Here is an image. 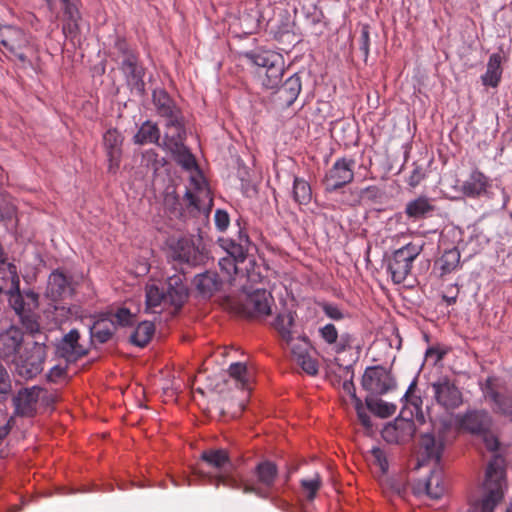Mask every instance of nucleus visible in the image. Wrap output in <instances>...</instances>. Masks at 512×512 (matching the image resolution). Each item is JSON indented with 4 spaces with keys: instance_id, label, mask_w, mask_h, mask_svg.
<instances>
[{
    "instance_id": "9d476101",
    "label": "nucleus",
    "mask_w": 512,
    "mask_h": 512,
    "mask_svg": "<svg viewBox=\"0 0 512 512\" xmlns=\"http://www.w3.org/2000/svg\"><path fill=\"white\" fill-rule=\"evenodd\" d=\"M256 481H250L243 486L246 494H255L260 498H268L278 475V468L275 463L269 460L259 462L253 471Z\"/></svg>"
},
{
    "instance_id": "49530a36",
    "label": "nucleus",
    "mask_w": 512,
    "mask_h": 512,
    "mask_svg": "<svg viewBox=\"0 0 512 512\" xmlns=\"http://www.w3.org/2000/svg\"><path fill=\"white\" fill-rule=\"evenodd\" d=\"M105 316L112 318L116 324V328L118 326L126 327L133 325L135 315L131 313L128 308L121 307L118 308L115 313L108 312L105 313Z\"/></svg>"
},
{
    "instance_id": "423d86ee",
    "label": "nucleus",
    "mask_w": 512,
    "mask_h": 512,
    "mask_svg": "<svg viewBox=\"0 0 512 512\" xmlns=\"http://www.w3.org/2000/svg\"><path fill=\"white\" fill-rule=\"evenodd\" d=\"M424 241H413L393 251L384 259V265L395 284L403 283L410 275L413 263L424 248Z\"/></svg>"
},
{
    "instance_id": "f257e3e1",
    "label": "nucleus",
    "mask_w": 512,
    "mask_h": 512,
    "mask_svg": "<svg viewBox=\"0 0 512 512\" xmlns=\"http://www.w3.org/2000/svg\"><path fill=\"white\" fill-rule=\"evenodd\" d=\"M10 287L5 291L11 309L19 322L30 334L40 331L39 294L32 289H20V277L16 265L9 266Z\"/></svg>"
},
{
    "instance_id": "ddd939ff",
    "label": "nucleus",
    "mask_w": 512,
    "mask_h": 512,
    "mask_svg": "<svg viewBox=\"0 0 512 512\" xmlns=\"http://www.w3.org/2000/svg\"><path fill=\"white\" fill-rule=\"evenodd\" d=\"M272 295L265 289H256L238 304V313L246 318H262L271 314Z\"/></svg>"
},
{
    "instance_id": "f3484780",
    "label": "nucleus",
    "mask_w": 512,
    "mask_h": 512,
    "mask_svg": "<svg viewBox=\"0 0 512 512\" xmlns=\"http://www.w3.org/2000/svg\"><path fill=\"white\" fill-rule=\"evenodd\" d=\"M120 70L124 74L131 92L138 96H143L145 94V68L140 64L138 57L122 59Z\"/></svg>"
},
{
    "instance_id": "473e14b6",
    "label": "nucleus",
    "mask_w": 512,
    "mask_h": 512,
    "mask_svg": "<svg viewBox=\"0 0 512 512\" xmlns=\"http://www.w3.org/2000/svg\"><path fill=\"white\" fill-rule=\"evenodd\" d=\"M209 467L217 470V473L233 467V463L225 449H210L202 452L200 456Z\"/></svg>"
},
{
    "instance_id": "e433bc0d",
    "label": "nucleus",
    "mask_w": 512,
    "mask_h": 512,
    "mask_svg": "<svg viewBox=\"0 0 512 512\" xmlns=\"http://www.w3.org/2000/svg\"><path fill=\"white\" fill-rule=\"evenodd\" d=\"M155 333V325L150 321H143L137 325L130 335V342L137 348H144Z\"/></svg>"
},
{
    "instance_id": "2eb2a0df",
    "label": "nucleus",
    "mask_w": 512,
    "mask_h": 512,
    "mask_svg": "<svg viewBox=\"0 0 512 512\" xmlns=\"http://www.w3.org/2000/svg\"><path fill=\"white\" fill-rule=\"evenodd\" d=\"M431 388L436 403L446 410L456 409L463 402L462 392L454 381L447 377L433 382Z\"/></svg>"
},
{
    "instance_id": "4be33fe9",
    "label": "nucleus",
    "mask_w": 512,
    "mask_h": 512,
    "mask_svg": "<svg viewBox=\"0 0 512 512\" xmlns=\"http://www.w3.org/2000/svg\"><path fill=\"white\" fill-rule=\"evenodd\" d=\"M91 344L97 348L98 344L111 341L116 333V324L112 318L100 315L89 328Z\"/></svg>"
},
{
    "instance_id": "f03ea898",
    "label": "nucleus",
    "mask_w": 512,
    "mask_h": 512,
    "mask_svg": "<svg viewBox=\"0 0 512 512\" xmlns=\"http://www.w3.org/2000/svg\"><path fill=\"white\" fill-rule=\"evenodd\" d=\"M190 184L191 188H187L184 193L185 208H183L176 192L171 191L165 194L164 206L166 210L174 217H183L185 211L193 217L200 214L208 217L213 206V198L207 182L201 175H198L190 177Z\"/></svg>"
},
{
    "instance_id": "1a4fd4ad",
    "label": "nucleus",
    "mask_w": 512,
    "mask_h": 512,
    "mask_svg": "<svg viewBox=\"0 0 512 512\" xmlns=\"http://www.w3.org/2000/svg\"><path fill=\"white\" fill-rule=\"evenodd\" d=\"M0 45L21 63H27L28 54L33 52L29 36L20 28L0 25Z\"/></svg>"
},
{
    "instance_id": "a211bd4d",
    "label": "nucleus",
    "mask_w": 512,
    "mask_h": 512,
    "mask_svg": "<svg viewBox=\"0 0 512 512\" xmlns=\"http://www.w3.org/2000/svg\"><path fill=\"white\" fill-rule=\"evenodd\" d=\"M413 491L416 495L426 494L431 499H440L445 494L446 484L439 464L435 465L427 478L414 484Z\"/></svg>"
},
{
    "instance_id": "09e8293b",
    "label": "nucleus",
    "mask_w": 512,
    "mask_h": 512,
    "mask_svg": "<svg viewBox=\"0 0 512 512\" xmlns=\"http://www.w3.org/2000/svg\"><path fill=\"white\" fill-rule=\"evenodd\" d=\"M318 306L322 309L323 313L332 320L340 321L345 318V313L337 304L323 301L319 302Z\"/></svg>"
},
{
    "instance_id": "4468645a",
    "label": "nucleus",
    "mask_w": 512,
    "mask_h": 512,
    "mask_svg": "<svg viewBox=\"0 0 512 512\" xmlns=\"http://www.w3.org/2000/svg\"><path fill=\"white\" fill-rule=\"evenodd\" d=\"M354 165V159L345 157L337 159L323 179L325 190L334 192L351 183L354 179Z\"/></svg>"
},
{
    "instance_id": "9b49d317",
    "label": "nucleus",
    "mask_w": 512,
    "mask_h": 512,
    "mask_svg": "<svg viewBox=\"0 0 512 512\" xmlns=\"http://www.w3.org/2000/svg\"><path fill=\"white\" fill-rule=\"evenodd\" d=\"M485 399L493 412L512 418V393L494 377H488L482 387Z\"/></svg>"
},
{
    "instance_id": "680f3d73",
    "label": "nucleus",
    "mask_w": 512,
    "mask_h": 512,
    "mask_svg": "<svg viewBox=\"0 0 512 512\" xmlns=\"http://www.w3.org/2000/svg\"><path fill=\"white\" fill-rule=\"evenodd\" d=\"M78 31V24H77V20H68L64 25H63V32L65 34L66 37H73L75 36V34L77 33Z\"/></svg>"
},
{
    "instance_id": "de8ad7c7",
    "label": "nucleus",
    "mask_w": 512,
    "mask_h": 512,
    "mask_svg": "<svg viewBox=\"0 0 512 512\" xmlns=\"http://www.w3.org/2000/svg\"><path fill=\"white\" fill-rule=\"evenodd\" d=\"M17 208L6 197L0 198V222L6 225L16 219Z\"/></svg>"
},
{
    "instance_id": "774afa93",
    "label": "nucleus",
    "mask_w": 512,
    "mask_h": 512,
    "mask_svg": "<svg viewBox=\"0 0 512 512\" xmlns=\"http://www.w3.org/2000/svg\"><path fill=\"white\" fill-rule=\"evenodd\" d=\"M66 2L65 14L68 16V20H77L78 19V11L77 9L69 4V0H63Z\"/></svg>"
},
{
    "instance_id": "13d9d810",
    "label": "nucleus",
    "mask_w": 512,
    "mask_h": 512,
    "mask_svg": "<svg viewBox=\"0 0 512 512\" xmlns=\"http://www.w3.org/2000/svg\"><path fill=\"white\" fill-rule=\"evenodd\" d=\"M114 49H116V51L122 56L123 59L138 57L134 50L124 39H117L114 44Z\"/></svg>"
},
{
    "instance_id": "f704fd0d",
    "label": "nucleus",
    "mask_w": 512,
    "mask_h": 512,
    "mask_svg": "<svg viewBox=\"0 0 512 512\" xmlns=\"http://www.w3.org/2000/svg\"><path fill=\"white\" fill-rule=\"evenodd\" d=\"M246 483H250V480H241L234 474V466L229 467L225 471L217 473L213 477V484L216 488H219L221 485L234 490H242L243 486Z\"/></svg>"
},
{
    "instance_id": "0eeeda50",
    "label": "nucleus",
    "mask_w": 512,
    "mask_h": 512,
    "mask_svg": "<svg viewBox=\"0 0 512 512\" xmlns=\"http://www.w3.org/2000/svg\"><path fill=\"white\" fill-rule=\"evenodd\" d=\"M219 244L227 252L226 257L219 260V267L222 272L230 278L237 272V263L246 259L251 245L247 233L239 227L236 238H219Z\"/></svg>"
},
{
    "instance_id": "aec40b11",
    "label": "nucleus",
    "mask_w": 512,
    "mask_h": 512,
    "mask_svg": "<svg viewBox=\"0 0 512 512\" xmlns=\"http://www.w3.org/2000/svg\"><path fill=\"white\" fill-rule=\"evenodd\" d=\"M184 275L174 274L169 276L166 281V287L163 288L166 296V304H169L178 311L189 296V290L184 283Z\"/></svg>"
},
{
    "instance_id": "58836bf2",
    "label": "nucleus",
    "mask_w": 512,
    "mask_h": 512,
    "mask_svg": "<svg viewBox=\"0 0 512 512\" xmlns=\"http://www.w3.org/2000/svg\"><path fill=\"white\" fill-rule=\"evenodd\" d=\"M295 313L292 311H285L279 313L273 322L274 328L279 332L282 339L290 344L293 341L292 327L295 321Z\"/></svg>"
},
{
    "instance_id": "6ab92c4d",
    "label": "nucleus",
    "mask_w": 512,
    "mask_h": 512,
    "mask_svg": "<svg viewBox=\"0 0 512 512\" xmlns=\"http://www.w3.org/2000/svg\"><path fill=\"white\" fill-rule=\"evenodd\" d=\"M103 143L108 160V172L116 174L122 157L123 136L117 129H109L103 135Z\"/></svg>"
},
{
    "instance_id": "338daca9",
    "label": "nucleus",
    "mask_w": 512,
    "mask_h": 512,
    "mask_svg": "<svg viewBox=\"0 0 512 512\" xmlns=\"http://www.w3.org/2000/svg\"><path fill=\"white\" fill-rule=\"evenodd\" d=\"M484 441H485L486 448L488 450L493 451V452L498 450L499 442H498L497 438H495L494 436H492V435L485 436Z\"/></svg>"
},
{
    "instance_id": "cd10ccee",
    "label": "nucleus",
    "mask_w": 512,
    "mask_h": 512,
    "mask_svg": "<svg viewBox=\"0 0 512 512\" xmlns=\"http://www.w3.org/2000/svg\"><path fill=\"white\" fill-rule=\"evenodd\" d=\"M433 199L421 195L407 202L405 214L409 219L420 220L433 216L436 206Z\"/></svg>"
},
{
    "instance_id": "7c9ffc66",
    "label": "nucleus",
    "mask_w": 512,
    "mask_h": 512,
    "mask_svg": "<svg viewBox=\"0 0 512 512\" xmlns=\"http://www.w3.org/2000/svg\"><path fill=\"white\" fill-rule=\"evenodd\" d=\"M460 251L457 247L445 250L443 254L436 260L434 269L439 271V276L443 277L451 274L460 267Z\"/></svg>"
},
{
    "instance_id": "79ce46f5",
    "label": "nucleus",
    "mask_w": 512,
    "mask_h": 512,
    "mask_svg": "<svg viewBox=\"0 0 512 512\" xmlns=\"http://www.w3.org/2000/svg\"><path fill=\"white\" fill-rule=\"evenodd\" d=\"M291 361L299 365L308 375L315 376L318 373V360L311 354H291Z\"/></svg>"
},
{
    "instance_id": "c03bdc74",
    "label": "nucleus",
    "mask_w": 512,
    "mask_h": 512,
    "mask_svg": "<svg viewBox=\"0 0 512 512\" xmlns=\"http://www.w3.org/2000/svg\"><path fill=\"white\" fill-rule=\"evenodd\" d=\"M61 355L65 356L66 367H62L59 364L54 365L50 369V371H49V373L47 375V378H48L49 381L55 382L58 379H60L62 376H64L65 371L67 372V369L69 368L68 366H69V364L71 362L78 361L79 359H81L86 354H61Z\"/></svg>"
},
{
    "instance_id": "69168bd1",
    "label": "nucleus",
    "mask_w": 512,
    "mask_h": 512,
    "mask_svg": "<svg viewBox=\"0 0 512 512\" xmlns=\"http://www.w3.org/2000/svg\"><path fill=\"white\" fill-rule=\"evenodd\" d=\"M397 429H398L397 425L386 426L383 430V437L389 442L397 441V437L395 435Z\"/></svg>"
},
{
    "instance_id": "a878e982",
    "label": "nucleus",
    "mask_w": 512,
    "mask_h": 512,
    "mask_svg": "<svg viewBox=\"0 0 512 512\" xmlns=\"http://www.w3.org/2000/svg\"><path fill=\"white\" fill-rule=\"evenodd\" d=\"M193 284L203 298H210L221 289L223 281L216 271L207 270L197 274Z\"/></svg>"
},
{
    "instance_id": "052dcab7",
    "label": "nucleus",
    "mask_w": 512,
    "mask_h": 512,
    "mask_svg": "<svg viewBox=\"0 0 512 512\" xmlns=\"http://www.w3.org/2000/svg\"><path fill=\"white\" fill-rule=\"evenodd\" d=\"M10 265H15V264L12 262H9L8 254L5 251V248L2 244V242L0 241V274H2L5 271H7V273L9 274V266Z\"/></svg>"
},
{
    "instance_id": "7ed1b4c3",
    "label": "nucleus",
    "mask_w": 512,
    "mask_h": 512,
    "mask_svg": "<svg viewBox=\"0 0 512 512\" xmlns=\"http://www.w3.org/2000/svg\"><path fill=\"white\" fill-rule=\"evenodd\" d=\"M152 96L158 115L166 119L167 131L164 138L169 139L175 149L182 147V141L186 138V130L181 110L165 90H154Z\"/></svg>"
},
{
    "instance_id": "c756f323",
    "label": "nucleus",
    "mask_w": 512,
    "mask_h": 512,
    "mask_svg": "<svg viewBox=\"0 0 512 512\" xmlns=\"http://www.w3.org/2000/svg\"><path fill=\"white\" fill-rule=\"evenodd\" d=\"M502 61L503 57L500 53L490 55L486 65V71L480 77L483 86L491 88L498 87L503 73Z\"/></svg>"
},
{
    "instance_id": "0e129e2a",
    "label": "nucleus",
    "mask_w": 512,
    "mask_h": 512,
    "mask_svg": "<svg viewBox=\"0 0 512 512\" xmlns=\"http://www.w3.org/2000/svg\"><path fill=\"white\" fill-rule=\"evenodd\" d=\"M357 416H358L359 421L365 428H367V429L371 428L372 424H371L370 415L363 408H361V407L357 408Z\"/></svg>"
},
{
    "instance_id": "ea45409f",
    "label": "nucleus",
    "mask_w": 512,
    "mask_h": 512,
    "mask_svg": "<svg viewBox=\"0 0 512 512\" xmlns=\"http://www.w3.org/2000/svg\"><path fill=\"white\" fill-rule=\"evenodd\" d=\"M292 196L296 203L300 205H307L312 199L310 184L303 178L294 177Z\"/></svg>"
},
{
    "instance_id": "20e7f679",
    "label": "nucleus",
    "mask_w": 512,
    "mask_h": 512,
    "mask_svg": "<svg viewBox=\"0 0 512 512\" xmlns=\"http://www.w3.org/2000/svg\"><path fill=\"white\" fill-rule=\"evenodd\" d=\"M486 495L479 502L474 503L467 512H494L495 507L503 498L505 485L504 460L495 455L489 462L484 481Z\"/></svg>"
},
{
    "instance_id": "c85d7f7f",
    "label": "nucleus",
    "mask_w": 512,
    "mask_h": 512,
    "mask_svg": "<svg viewBox=\"0 0 512 512\" xmlns=\"http://www.w3.org/2000/svg\"><path fill=\"white\" fill-rule=\"evenodd\" d=\"M490 186L489 178L478 169H475L467 180L463 182L462 192L467 197L476 198L486 194Z\"/></svg>"
},
{
    "instance_id": "b1692460",
    "label": "nucleus",
    "mask_w": 512,
    "mask_h": 512,
    "mask_svg": "<svg viewBox=\"0 0 512 512\" xmlns=\"http://www.w3.org/2000/svg\"><path fill=\"white\" fill-rule=\"evenodd\" d=\"M301 90V77L298 73H295L283 83L281 82L273 91L281 105L289 107L297 100Z\"/></svg>"
},
{
    "instance_id": "6e6d98bb",
    "label": "nucleus",
    "mask_w": 512,
    "mask_h": 512,
    "mask_svg": "<svg viewBox=\"0 0 512 512\" xmlns=\"http://www.w3.org/2000/svg\"><path fill=\"white\" fill-rule=\"evenodd\" d=\"M371 455L374 462L379 466L381 471L385 473L388 470V461L385 452L379 447H373L371 449Z\"/></svg>"
},
{
    "instance_id": "4d7b16f0",
    "label": "nucleus",
    "mask_w": 512,
    "mask_h": 512,
    "mask_svg": "<svg viewBox=\"0 0 512 512\" xmlns=\"http://www.w3.org/2000/svg\"><path fill=\"white\" fill-rule=\"evenodd\" d=\"M214 221L217 229L221 232L225 231L230 224L229 214L222 209H217L214 215Z\"/></svg>"
},
{
    "instance_id": "5701e85b",
    "label": "nucleus",
    "mask_w": 512,
    "mask_h": 512,
    "mask_svg": "<svg viewBox=\"0 0 512 512\" xmlns=\"http://www.w3.org/2000/svg\"><path fill=\"white\" fill-rule=\"evenodd\" d=\"M16 373L24 379H32L43 370V359L40 354H14Z\"/></svg>"
},
{
    "instance_id": "dca6fc26",
    "label": "nucleus",
    "mask_w": 512,
    "mask_h": 512,
    "mask_svg": "<svg viewBox=\"0 0 512 512\" xmlns=\"http://www.w3.org/2000/svg\"><path fill=\"white\" fill-rule=\"evenodd\" d=\"M394 379L383 366H372L365 370L362 386L371 394L382 395L394 387Z\"/></svg>"
},
{
    "instance_id": "c9c22d12",
    "label": "nucleus",
    "mask_w": 512,
    "mask_h": 512,
    "mask_svg": "<svg viewBox=\"0 0 512 512\" xmlns=\"http://www.w3.org/2000/svg\"><path fill=\"white\" fill-rule=\"evenodd\" d=\"M324 361L328 372L334 374L339 380L347 379L349 376L354 378L353 366L356 362L355 359L344 361L340 357H334L333 361L330 359H324Z\"/></svg>"
},
{
    "instance_id": "412c9836",
    "label": "nucleus",
    "mask_w": 512,
    "mask_h": 512,
    "mask_svg": "<svg viewBox=\"0 0 512 512\" xmlns=\"http://www.w3.org/2000/svg\"><path fill=\"white\" fill-rule=\"evenodd\" d=\"M41 391L39 386L19 390L12 400L15 414L23 417L34 416Z\"/></svg>"
},
{
    "instance_id": "bf43d9fd",
    "label": "nucleus",
    "mask_w": 512,
    "mask_h": 512,
    "mask_svg": "<svg viewBox=\"0 0 512 512\" xmlns=\"http://www.w3.org/2000/svg\"><path fill=\"white\" fill-rule=\"evenodd\" d=\"M11 379L7 370L0 364V395H6L11 391Z\"/></svg>"
},
{
    "instance_id": "864d4df0",
    "label": "nucleus",
    "mask_w": 512,
    "mask_h": 512,
    "mask_svg": "<svg viewBox=\"0 0 512 512\" xmlns=\"http://www.w3.org/2000/svg\"><path fill=\"white\" fill-rule=\"evenodd\" d=\"M425 176L426 173L424 168L418 163L414 162L413 169L410 173L407 183L410 187L414 188L420 184V182L425 178Z\"/></svg>"
},
{
    "instance_id": "2f4dec72",
    "label": "nucleus",
    "mask_w": 512,
    "mask_h": 512,
    "mask_svg": "<svg viewBox=\"0 0 512 512\" xmlns=\"http://www.w3.org/2000/svg\"><path fill=\"white\" fill-rule=\"evenodd\" d=\"M462 426L473 434H481L490 426V416L486 411H471L464 415Z\"/></svg>"
},
{
    "instance_id": "5fc2aeb1",
    "label": "nucleus",
    "mask_w": 512,
    "mask_h": 512,
    "mask_svg": "<svg viewBox=\"0 0 512 512\" xmlns=\"http://www.w3.org/2000/svg\"><path fill=\"white\" fill-rule=\"evenodd\" d=\"M369 46H370L369 26L363 25L361 27V33H360V37H359V49L363 53L365 59L369 55Z\"/></svg>"
},
{
    "instance_id": "39448f33",
    "label": "nucleus",
    "mask_w": 512,
    "mask_h": 512,
    "mask_svg": "<svg viewBox=\"0 0 512 512\" xmlns=\"http://www.w3.org/2000/svg\"><path fill=\"white\" fill-rule=\"evenodd\" d=\"M245 57L257 67L256 74L263 88L273 91L282 82L285 64L281 54L262 50L247 52Z\"/></svg>"
},
{
    "instance_id": "bb28decb",
    "label": "nucleus",
    "mask_w": 512,
    "mask_h": 512,
    "mask_svg": "<svg viewBox=\"0 0 512 512\" xmlns=\"http://www.w3.org/2000/svg\"><path fill=\"white\" fill-rule=\"evenodd\" d=\"M228 374L236 386L241 389H250L255 380L256 368L250 362H234L229 365Z\"/></svg>"
},
{
    "instance_id": "4c0bfd02",
    "label": "nucleus",
    "mask_w": 512,
    "mask_h": 512,
    "mask_svg": "<svg viewBox=\"0 0 512 512\" xmlns=\"http://www.w3.org/2000/svg\"><path fill=\"white\" fill-rule=\"evenodd\" d=\"M160 130L158 126L150 121H145L133 137L135 144L144 145L148 143L159 144Z\"/></svg>"
},
{
    "instance_id": "393cba45",
    "label": "nucleus",
    "mask_w": 512,
    "mask_h": 512,
    "mask_svg": "<svg viewBox=\"0 0 512 512\" xmlns=\"http://www.w3.org/2000/svg\"><path fill=\"white\" fill-rule=\"evenodd\" d=\"M421 450V459L418 460L417 468L426 465L427 462L432 461L438 465L441 459L443 444L436 441L432 433H424L419 440Z\"/></svg>"
},
{
    "instance_id": "8fccbe9b",
    "label": "nucleus",
    "mask_w": 512,
    "mask_h": 512,
    "mask_svg": "<svg viewBox=\"0 0 512 512\" xmlns=\"http://www.w3.org/2000/svg\"><path fill=\"white\" fill-rule=\"evenodd\" d=\"M300 483L302 488L308 493L307 498L313 500L321 486L320 476L316 474L312 479H303Z\"/></svg>"
},
{
    "instance_id": "37998d69",
    "label": "nucleus",
    "mask_w": 512,
    "mask_h": 512,
    "mask_svg": "<svg viewBox=\"0 0 512 512\" xmlns=\"http://www.w3.org/2000/svg\"><path fill=\"white\" fill-rule=\"evenodd\" d=\"M80 334L77 329H71L66 333L57 345V352H78L76 350L77 342ZM80 352H88L87 350H81Z\"/></svg>"
},
{
    "instance_id": "e2e57ef3",
    "label": "nucleus",
    "mask_w": 512,
    "mask_h": 512,
    "mask_svg": "<svg viewBox=\"0 0 512 512\" xmlns=\"http://www.w3.org/2000/svg\"><path fill=\"white\" fill-rule=\"evenodd\" d=\"M353 379L349 376L347 379H342V388L343 390L352 398H356V389L353 383Z\"/></svg>"
},
{
    "instance_id": "a19ab883",
    "label": "nucleus",
    "mask_w": 512,
    "mask_h": 512,
    "mask_svg": "<svg viewBox=\"0 0 512 512\" xmlns=\"http://www.w3.org/2000/svg\"><path fill=\"white\" fill-rule=\"evenodd\" d=\"M164 146L169 148L173 153L178 154V163L185 169L190 170L196 167V161L194 156L184 146V140L182 141V147L175 149V146L171 144L169 139L164 138Z\"/></svg>"
},
{
    "instance_id": "6e6552de",
    "label": "nucleus",
    "mask_w": 512,
    "mask_h": 512,
    "mask_svg": "<svg viewBox=\"0 0 512 512\" xmlns=\"http://www.w3.org/2000/svg\"><path fill=\"white\" fill-rule=\"evenodd\" d=\"M169 257L175 261L186 263L191 266L204 264L208 259L205 247L201 238L180 237L171 238L168 242Z\"/></svg>"
},
{
    "instance_id": "3c124183",
    "label": "nucleus",
    "mask_w": 512,
    "mask_h": 512,
    "mask_svg": "<svg viewBox=\"0 0 512 512\" xmlns=\"http://www.w3.org/2000/svg\"><path fill=\"white\" fill-rule=\"evenodd\" d=\"M367 405L372 411L376 412L379 416L383 418L393 415L396 411V405L389 404L383 401L375 403V407H373L370 402H367Z\"/></svg>"
},
{
    "instance_id": "72a5a7b5",
    "label": "nucleus",
    "mask_w": 512,
    "mask_h": 512,
    "mask_svg": "<svg viewBox=\"0 0 512 512\" xmlns=\"http://www.w3.org/2000/svg\"><path fill=\"white\" fill-rule=\"evenodd\" d=\"M24 335L20 328L10 326L0 333V352H19Z\"/></svg>"
},
{
    "instance_id": "f8f14e48",
    "label": "nucleus",
    "mask_w": 512,
    "mask_h": 512,
    "mask_svg": "<svg viewBox=\"0 0 512 512\" xmlns=\"http://www.w3.org/2000/svg\"><path fill=\"white\" fill-rule=\"evenodd\" d=\"M78 285L79 281L73 275L55 269L48 277L46 296L53 301L66 299L75 294Z\"/></svg>"
},
{
    "instance_id": "603ef678",
    "label": "nucleus",
    "mask_w": 512,
    "mask_h": 512,
    "mask_svg": "<svg viewBox=\"0 0 512 512\" xmlns=\"http://www.w3.org/2000/svg\"><path fill=\"white\" fill-rule=\"evenodd\" d=\"M320 337L328 344H333L337 341L338 331L334 324L328 323L319 328Z\"/></svg>"
},
{
    "instance_id": "a18cd8bd",
    "label": "nucleus",
    "mask_w": 512,
    "mask_h": 512,
    "mask_svg": "<svg viewBox=\"0 0 512 512\" xmlns=\"http://www.w3.org/2000/svg\"><path fill=\"white\" fill-rule=\"evenodd\" d=\"M166 304V296L164 290H160L157 286L152 285L147 287L146 290V310H153L154 308Z\"/></svg>"
}]
</instances>
